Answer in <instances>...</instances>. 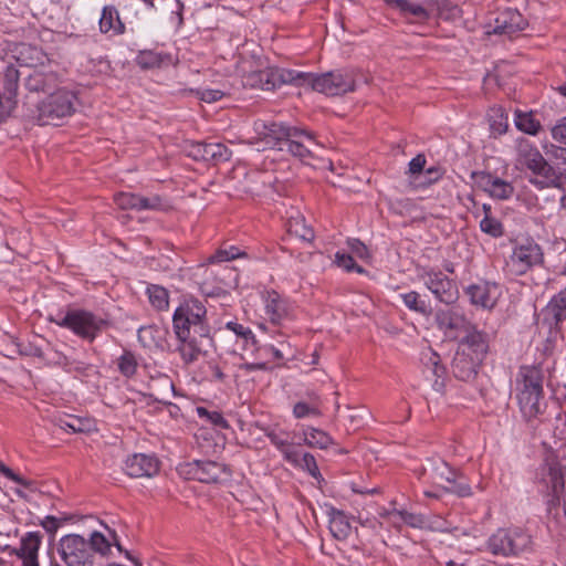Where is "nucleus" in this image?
I'll return each mask as SVG.
<instances>
[{
	"label": "nucleus",
	"instance_id": "4be33fe9",
	"mask_svg": "<svg viewBox=\"0 0 566 566\" xmlns=\"http://www.w3.org/2000/svg\"><path fill=\"white\" fill-rule=\"evenodd\" d=\"M517 394L542 392L543 374L535 366H522L516 378Z\"/></svg>",
	"mask_w": 566,
	"mask_h": 566
},
{
	"label": "nucleus",
	"instance_id": "58836bf2",
	"mask_svg": "<svg viewBox=\"0 0 566 566\" xmlns=\"http://www.w3.org/2000/svg\"><path fill=\"white\" fill-rule=\"evenodd\" d=\"M49 358L56 365L64 367L66 370H84L83 364L76 361L72 356L65 354L63 350L59 349L56 346L51 348V354L48 355Z\"/></svg>",
	"mask_w": 566,
	"mask_h": 566
},
{
	"label": "nucleus",
	"instance_id": "49530a36",
	"mask_svg": "<svg viewBox=\"0 0 566 566\" xmlns=\"http://www.w3.org/2000/svg\"><path fill=\"white\" fill-rule=\"evenodd\" d=\"M480 228L493 238L502 237L504 233L502 223L492 216H484L480 221Z\"/></svg>",
	"mask_w": 566,
	"mask_h": 566
},
{
	"label": "nucleus",
	"instance_id": "393cba45",
	"mask_svg": "<svg viewBox=\"0 0 566 566\" xmlns=\"http://www.w3.org/2000/svg\"><path fill=\"white\" fill-rule=\"evenodd\" d=\"M517 401L523 417L531 420L545 409L544 392L517 394Z\"/></svg>",
	"mask_w": 566,
	"mask_h": 566
},
{
	"label": "nucleus",
	"instance_id": "f03ea898",
	"mask_svg": "<svg viewBox=\"0 0 566 566\" xmlns=\"http://www.w3.org/2000/svg\"><path fill=\"white\" fill-rule=\"evenodd\" d=\"M260 135L269 148L286 150L303 161L314 157L313 147L318 146L310 132L281 123L264 125Z\"/></svg>",
	"mask_w": 566,
	"mask_h": 566
},
{
	"label": "nucleus",
	"instance_id": "dca6fc26",
	"mask_svg": "<svg viewBox=\"0 0 566 566\" xmlns=\"http://www.w3.org/2000/svg\"><path fill=\"white\" fill-rule=\"evenodd\" d=\"M528 178L530 184L535 188L543 190L547 188L562 189L560 169L555 168L546 159L542 160L532 170Z\"/></svg>",
	"mask_w": 566,
	"mask_h": 566
},
{
	"label": "nucleus",
	"instance_id": "6e6d98bb",
	"mask_svg": "<svg viewBox=\"0 0 566 566\" xmlns=\"http://www.w3.org/2000/svg\"><path fill=\"white\" fill-rule=\"evenodd\" d=\"M301 461H302L301 467L304 470H306L314 479H316V480L322 479L316 460L313 454L304 453Z\"/></svg>",
	"mask_w": 566,
	"mask_h": 566
},
{
	"label": "nucleus",
	"instance_id": "5fc2aeb1",
	"mask_svg": "<svg viewBox=\"0 0 566 566\" xmlns=\"http://www.w3.org/2000/svg\"><path fill=\"white\" fill-rule=\"evenodd\" d=\"M444 491L454 493L461 497L470 496L472 494L470 485L463 481H459L457 474L454 476V482H451L449 486H444Z\"/></svg>",
	"mask_w": 566,
	"mask_h": 566
},
{
	"label": "nucleus",
	"instance_id": "6ab92c4d",
	"mask_svg": "<svg viewBox=\"0 0 566 566\" xmlns=\"http://www.w3.org/2000/svg\"><path fill=\"white\" fill-rule=\"evenodd\" d=\"M512 264L517 268V272L524 273L533 265L543 261V252L538 244L527 243L516 247L511 256Z\"/></svg>",
	"mask_w": 566,
	"mask_h": 566
},
{
	"label": "nucleus",
	"instance_id": "09e8293b",
	"mask_svg": "<svg viewBox=\"0 0 566 566\" xmlns=\"http://www.w3.org/2000/svg\"><path fill=\"white\" fill-rule=\"evenodd\" d=\"M226 326L228 329L232 331L237 337L241 338L244 345H248L249 343L254 345L256 343L255 336L250 328L235 322H229Z\"/></svg>",
	"mask_w": 566,
	"mask_h": 566
},
{
	"label": "nucleus",
	"instance_id": "2eb2a0df",
	"mask_svg": "<svg viewBox=\"0 0 566 566\" xmlns=\"http://www.w3.org/2000/svg\"><path fill=\"white\" fill-rule=\"evenodd\" d=\"M467 294L473 305L483 308H493L501 295L496 283L481 281L467 287Z\"/></svg>",
	"mask_w": 566,
	"mask_h": 566
},
{
	"label": "nucleus",
	"instance_id": "f257e3e1",
	"mask_svg": "<svg viewBox=\"0 0 566 566\" xmlns=\"http://www.w3.org/2000/svg\"><path fill=\"white\" fill-rule=\"evenodd\" d=\"M262 90L272 91L283 84L307 86L313 91L336 96L355 90V76L352 71L336 70L323 74H313L285 69H270L256 74Z\"/></svg>",
	"mask_w": 566,
	"mask_h": 566
},
{
	"label": "nucleus",
	"instance_id": "de8ad7c7",
	"mask_svg": "<svg viewBox=\"0 0 566 566\" xmlns=\"http://www.w3.org/2000/svg\"><path fill=\"white\" fill-rule=\"evenodd\" d=\"M136 368L137 361L135 359V356L130 352H125L118 358V369L124 376H133L136 373Z\"/></svg>",
	"mask_w": 566,
	"mask_h": 566
},
{
	"label": "nucleus",
	"instance_id": "8fccbe9b",
	"mask_svg": "<svg viewBox=\"0 0 566 566\" xmlns=\"http://www.w3.org/2000/svg\"><path fill=\"white\" fill-rule=\"evenodd\" d=\"M197 412L201 418H206L211 424L221 429H228L229 423L219 411H209L203 407H198Z\"/></svg>",
	"mask_w": 566,
	"mask_h": 566
},
{
	"label": "nucleus",
	"instance_id": "0e129e2a",
	"mask_svg": "<svg viewBox=\"0 0 566 566\" xmlns=\"http://www.w3.org/2000/svg\"><path fill=\"white\" fill-rule=\"evenodd\" d=\"M199 98L206 103H213L221 99L224 93L220 90H203L198 93Z\"/></svg>",
	"mask_w": 566,
	"mask_h": 566
},
{
	"label": "nucleus",
	"instance_id": "c03bdc74",
	"mask_svg": "<svg viewBox=\"0 0 566 566\" xmlns=\"http://www.w3.org/2000/svg\"><path fill=\"white\" fill-rule=\"evenodd\" d=\"M515 125L516 127L530 135L537 134L538 129L541 128V124L538 120L534 119V117L531 114H524V113H517L515 118Z\"/></svg>",
	"mask_w": 566,
	"mask_h": 566
},
{
	"label": "nucleus",
	"instance_id": "39448f33",
	"mask_svg": "<svg viewBox=\"0 0 566 566\" xmlns=\"http://www.w3.org/2000/svg\"><path fill=\"white\" fill-rule=\"evenodd\" d=\"M50 321L60 327L71 329L77 336L90 342H93L107 326L105 319L84 310H72L64 315L50 317Z\"/></svg>",
	"mask_w": 566,
	"mask_h": 566
},
{
	"label": "nucleus",
	"instance_id": "774afa93",
	"mask_svg": "<svg viewBox=\"0 0 566 566\" xmlns=\"http://www.w3.org/2000/svg\"><path fill=\"white\" fill-rule=\"evenodd\" d=\"M282 454L286 461H289L293 464H296V465L300 464V462L302 460L298 451H296L294 448H292L291 444L289 447H286L285 450L282 451Z\"/></svg>",
	"mask_w": 566,
	"mask_h": 566
},
{
	"label": "nucleus",
	"instance_id": "b1692460",
	"mask_svg": "<svg viewBox=\"0 0 566 566\" xmlns=\"http://www.w3.org/2000/svg\"><path fill=\"white\" fill-rule=\"evenodd\" d=\"M480 364V360L457 349L451 365L452 373L459 380L470 381L476 376Z\"/></svg>",
	"mask_w": 566,
	"mask_h": 566
},
{
	"label": "nucleus",
	"instance_id": "f704fd0d",
	"mask_svg": "<svg viewBox=\"0 0 566 566\" xmlns=\"http://www.w3.org/2000/svg\"><path fill=\"white\" fill-rule=\"evenodd\" d=\"M166 331L155 325L143 326L138 329L139 342L148 348H160Z\"/></svg>",
	"mask_w": 566,
	"mask_h": 566
},
{
	"label": "nucleus",
	"instance_id": "4c0bfd02",
	"mask_svg": "<svg viewBox=\"0 0 566 566\" xmlns=\"http://www.w3.org/2000/svg\"><path fill=\"white\" fill-rule=\"evenodd\" d=\"M303 442L311 448L327 449L334 443L332 437L323 430L311 428L304 432Z\"/></svg>",
	"mask_w": 566,
	"mask_h": 566
},
{
	"label": "nucleus",
	"instance_id": "473e14b6",
	"mask_svg": "<svg viewBox=\"0 0 566 566\" xmlns=\"http://www.w3.org/2000/svg\"><path fill=\"white\" fill-rule=\"evenodd\" d=\"M387 3L397 9L406 18L412 17L418 21L429 19L428 10L421 4L408 0H387Z\"/></svg>",
	"mask_w": 566,
	"mask_h": 566
},
{
	"label": "nucleus",
	"instance_id": "338daca9",
	"mask_svg": "<svg viewBox=\"0 0 566 566\" xmlns=\"http://www.w3.org/2000/svg\"><path fill=\"white\" fill-rule=\"evenodd\" d=\"M426 165V157L422 154L417 155L415 158L411 159L409 163V172L415 175L422 171L423 167Z\"/></svg>",
	"mask_w": 566,
	"mask_h": 566
},
{
	"label": "nucleus",
	"instance_id": "bf43d9fd",
	"mask_svg": "<svg viewBox=\"0 0 566 566\" xmlns=\"http://www.w3.org/2000/svg\"><path fill=\"white\" fill-rule=\"evenodd\" d=\"M552 137L555 142L566 146V116L552 128Z\"/></svg>",
	"mask_w": 566,
	"mask_h": 566
},
{
	"label": "nucleus",
	"instance_id": "1a4fd4ad",
	"mask_svg": "<svg viewBox=\"0 0 566 566\" xmlns=\"http://www.w3.org/2000/svg\"><path fill=\"white\" fill-rule=\"evenodd\" d=\"M421 279L427 289L441 303L452 304L458 300L459 291L455 282L441 271L427 270L422 273Z\"/></svg>",
	"mask_w": 566,
	"mask_h": 566
},
{
	"label": "nucleus",
	"instance_id": "052dcab7",
	"mask_svg": "<svg viewBox=\"0 0 566 566\" xmlns=\"http://www.w3.org/2000/svg\"><path fill=\"white\" fill-rule=\"evenodd\" d=\"M161 206V199L158 196L150 198L139 196L138 210H156Z\"/></svg>",
	"mask_w": 566,
	"mask_h": 566
},
{
	"label": "nucleus",
	"instance_id": "5701e85b",
	"mask_svg": "<svg viewBox=\"0 0 566 566\" xmlns=\"http://www.w3.org/2000/svg\"><path fill=\"white\" fill-rule=\"evenodd\" d=\"M147 396L153 398L155 401L170 405L169 399L174 396L175 385L171 378L167 375L151 376L148 384Z\"/></svg>",
	"mask_w": 566,
	"mask_h": 566
},
{
	"label": "nucleus",
	"instance_id": "2f4dec72",
	"mask_svg": "<svg viewBox=\"0 0 566 566\" xmlns=\"http://www.w3.org/2000/svg\"><path fill=\"white\" fill-rule=\"evenodd\" d=\"M99 29L103 33L112 31L115 34H119L124 32L125 25L120 21L119 13L115 7H104L102 11V17L99 19Z\"/></svg>",
	"mask_w": 566,
	"mask_h": 566
},
{
	"label": "nucleus",
	"instance_id": "79ce46f5",
	"mask_svg": "<svg viewBox=\"0 0 566 566\" xmlns=\"http://www.w3.org/2000/svg\"><path fill=\"white\" fill-rule=\"evenodd\" d=\"M248 254L244 251H241L239 248L234 245H230L227 248H221L217 250L212 255L209 256V263H219L231 261L239 258H247Z\"/></svg>",
	"mask_w": 566,
	"mask_h": 566
},
{
	"label": "nucleus",
	"instance_id": "423d86ee",
	"mask_svg": "<svg viewBox=\"0 0 566 566\" xmlns=\"http://www.w3.org/2000/svg\"><path fill=\"white\" fill-rule=\"evenodd\" d=\"M176 337L179 342L178 352L186 364H191L200 355H206L213 343L208 322L195 324Z\"/></svg>",
	"mask_w": 566,
	"mask_h": 566
},
{
	"label": "nucleus",
	"instance_id": "c85d7f7f",
	"mask_svg": "<svg viewBox=\"0 0 566 566\" xmlns=\"http://www.w3.org/2000/svg\"><path fill=\"white\" fill-rule=\"evenodd\" d=\"M483 180L484 190L493 198L505 200L514 193V187L506 180L491 175H486Z\"/></svg>",
	"mask_w": 566,
	"mask_h": 566
},
{
	"label": "nucleus",
	"instance_id": "20e7f679",
	"mask_svg": "<svg viewBox=\"0 0 566 566\" xmlns=\"http://www.w3.org/2000/svg\"><path fill=\"white\" fill-rule=\"evenodd\" d=\"M75 94L66 90L51 93L36 106L35 119L39 125H60V122L71 116L74 111Z\"/></svg>",
	"mask_w": 566,
	"mask_h": 566
},
{
	"label": "nucleus",
	"instance_id": "4d7b16f0",
	"mask_svg": "<svg viewBox=\"0 0 566 566\" xmlns=\"http://www.w3.org/2000/svg\"><path fill=\"white\" fill-rule=\"evenodd\" d=\"M293 415L295 416V418L301 419V418H305L307 416H316L317 417L321 415V412L316 407H311L310 405L300 401V402L295 403V406L293 408Z\"/></svg>",
	"mask_w": 566,
	"mask_h": 566
},
{
	"label": "nucleus",
	"instance_id": "a18cd8bd",
	"mask_svg": "<svg viewBox=\"0 0 566 566\" xmlns=\"http://www.w3.org/2000/svg\"><path fill=\"white\" fill-rule=\"evenodd\" d=\"M548 483L552 484L553 492L556 494L558 489H564V473L560 464L556 461L548 463L547 468Z\"/></svg>",
	"mask_w": 566,
	"mask_h": 566
},
{
	"label": "nucleus",
	"instance_id": "864d4df0",
	"mask_svg": "<svg viewBox=\"0 0 566 566\" xmlns=\"http://www.w3.org/2000/svg\"><path fill=\"white\" fill-rule=\"evenodd\" d=\"M265 436L270 439L271 443L274 444L281 452L290 446L289 433L281 431L275 432L274 430L266 431Z\"/></svg>",
	"mask_w": 566,
	"mask_h": 566
},
{
	"label": "nucleus",
	"instance_id": "7ed1b4c3",
	"mask_svg": "<svg viewBox=\"0 0 566 566\" xmlns=\"http://www.w3.org/2000/svg\"><path fill=\"white\" fill-rule=\"evenodd\" d=\"M488 549L502 557L530 553L533 551L532 535L520 527L500 528L488 539Z\"/></svg>",
	"mask_w": 566,
	"mask_h": 566
},
{
	"label": "nucleus",
	"instance_id": "c756f323",
	"mask_svg": "<svg viewBox=\"0 0 566 566\" xmlns=\"http://www.w3.org/2000/svg\"><path fill=\"white\" fill-rule=\"evenodd\" d=\"M265 313L273 324H280L289 314L286 303L275 291L266 294Z\"/></svg>",
	"mask_w": 566,
	"mask_h": 566
},
{
	"label": "nucleus",
	"instance_id": "f3484780",
	"mask_svg": "<svg viewBox=\"0 0 566 566\" xmlns=\"http://www.w3.org/2000/svg\"><path fill=\"white\" fill-rule=\"evenodd\" d=\"M460 338L458 349L482 363L489 349L488 336L472 325V329Z\"/></svg>",
	"mask_w": 566,
	"mask_h": 566
},
{
	"label": "nucleus",
	"instance_id": "0eeeda50",
	"mask_svg": "<svg viewBox=\"0 0 566 566\" xmlns=\"http://www.w3.org/2000/svg\"><path fill=\"white\" fill-rule=\"evenodd\" d=\"M59 555L66 566H93L95 555L81 535L69 534L59 542Z\"/></svg>",
	"mask_w": 566,
	"mask_h": 566
},
{
	"label": "nucleus",
	"instance_id": "412c9836",
	"mask_svg": "<svg viewBox=\"0 0 566 566\" xmlns=\"http://www.w3.org/2000/svg\"><path fill=\"white\" fill-rule=\"evenodd\" d=\"M543 314L551 331H560V324L566 319V287L552 297Z\"/></svg>",
	"mask_w": 566,
	"mask_h": 566
},
{
	"label": "nucleus",
	"instance_id": "6e6552de",
	"mask_svg": "<svg viewBox=\"0 0 566 566\" xmlns=\"http://www.w3.org/2000/svg\"><path fill=\"white\" fill-rule=\"evenodd\" d=\"M207 322V308L202 302L197 298H186L175 310L172 315V328L175 335L184 334L195 324Z\"/></svg>",
	"mask_w": 566,
	"mask_h": 566
},
{
	"label": "nucleus",
	"instance_id": "603ef678",
	"mask_svg": "<svg viewBox=\"0 0 566 566\" xmlns=\"http://www.w3.org/2000/svg\"><path fill=\"white\" fill-rule=\"evenodd\" d=\"M335 262L346 271H357L358 273L364 271L363 268L355 262L353 256L347 253L337 252L335 254Z\"/></svg>",
	"mask_w": 566,
	"mask_h": 566
},
{
	"label": "nucleus",
	"instance_id": "3c124183",
	"mask_svg": "<svg viewBox=\"0 0 566 566\" xmlns=\"http://www.w3.org/2000/svg\"><path fill=\"white\" fill-rule=\"evenodd\" d=\"M139 196L129 192H120L115 196V202L120 209L138 210Z\"/></svg>",
	"mask_w": 566,
	"mask_h": 566
},
{
	"label": "nucleus",
	"instance_id": "aec40b11",
	"mask_svg": "<svg viewBox=\"0 0 566 566\" xmlns=\"http://www.w3.org/2000/svg\"><path fill=\"white\" fill-rule=\"evenodd\" d=\"M42 536L39 532H29L22 538L20 547L12 548V553L21 562V566H39L38 552Z\"/></svg>",
	"mask_w": 566,
	"mask_h": 566
},
{
	"label": "nucleus",
	"instance_id": "72a5a7b5",
	"mask_svg": "<svg viewBox=\"0 0 566 566\" xmlns=\"http://www.w3.org/2000/svg\"><path fill=\"white\" fill-rule=\"evenodd\" d=\"M112 538H113V545L117 547L119 552L123 551L122 545L117 538V535L114 531H109ZM90 546L92 547V552L98 553L102 556H106L111 553L112 543L99 532H93L91 534L90 541H87Z\"/></svg>",
	"mask_w": 566,
	"mask_h": 566
},
{
	"label": "nucleus",
	"instance_id": "e433bc0d",
	"mask_svg": "<svg viewBox=\"0 0 566 566\" xmlns=\"http://www.w3.org/2000/svg\"><path fill=\"white\" fill-rule=\"evenodd\" d=\"M544 159V156L537 148L531 146L527 143L520 144L518 163L526 167L530 171Z\"/></svg>",
	"mask_w": 566,
	"mask_h": 566
},
{
	"label": "nucleus",
	"instance_id": "f8f14e48",
	"mask_svg": "<svg viewBox=\"0 0 566 566\" xmlns=\"http://www.w3.org/2000/svg\"><path fill=\"white\" fill-rule=\"evenodd\" d=\"M187 155L195 160L212 161L213 164L228 161L231 158V150L221 143H191Z\"/></svg>",
	"mask_w": 566,
	"mask_h": 566
},
{
	"label": "nucleus",
	"instance_id": "a878e982",
	"mask_svg": "<svg viewBox=\"0 0 566 566\" xmlns=\"http://www.w3.org/2000/svg\"><path fill=\"white\" fill-rule=\"evenodd\" d=\"M57 77L54 73H44L34 70L25 78V87L30 92H48L56 86Z\"/></svg>",
	"mask_w": 566,
	"mask_h": 566
},
{
	"label": "nucleus",
	"instance_id": "4468645a",
	"mask_svg": "<svg viewBox=\"0 0 566 566\" xmlns=\"http://www.w3.org/2000/svg\"><path fill=\"white\" fill-rule=\"evenodd\" d=\"M188 479L202 483H216L223 473V467L214 461L195 460L187 463L182 471Z\"/></svg>",
	"mask_w": 566,
	"mask_h": 566
},
{
	"label": "nucleus",
	"instance_id": "a19ab883",
	"mask_svg": "<svg viewBox=\"0 0 566 566\" xmlns=\"http://www.w3.org/2000/svg\"><path fill=\"white\" fill-rule=\"evenodd\" d=\"M403 304L411 311L429 316L432 313L431 307L420 298L419 293L411 291L406 294H401Z\"/></svg>",
	"mask_w": 566,
	"mask_h": 566
},
{
	"label": "nucleus",
	"instance_id": "ea45409f",
	"mask_svg": "<svg viewBox=\"0 0 566 566\" xmlns=\"http://www.w3.org/2000/svg\"><path fill=\"white\" fill-rule=\"evenodd\" d=\"M150 304L158 311L166 310L169 305L168 291L160 285H150L147 289Z\"/></svg>",
	"mask_w": 566,
	"mask_h": 566
},
{
	"label": "nucleus",
	"instance_id": "cd10ccee",
	"mask_svg": "<svg viewBox=\"0 0 566 566\" xmlns=\"http://www.w3.org/2000/svg\"><path fill=\"white\" fill-rule=\"evenodd\" d=\"M428 472L431 482L443 490L444 486H449L451 482H454L455 472L443 460L432 461Z\"/></svg>",
	"mask_w": 566,
	"mask_h": 566
},
{
	"label": "nucleus",
	"instance_id": "ddd939ff",
	"mask_svg": "<svg viewBox=\"0 0 566 566\" xmlns=\"http://www.w3.org/2000/svg\"><path fill=\"white\" fill-rule=\"evenodd\" d=\"M527 27V21L521 12L513 8H504L497 11L494 19L492 33L512 36L523 31Z\"/></svg>",
	"mask_w": 566,
	"mask_h": 566
},
{
	"label": "nucleus",
	"instance_id": "69168bd1",
	"mask_svg": "<svg viewBox=\"0 0 566 566\" xmlns=\"http://www.w3.org/2000/svg\"><path fill=\"white\" fill-rule=\"evenodd\" d=\"M138 64L144 69L153 67L158 64V59L151 52H144L138 56Z\"/></svg>",
	"mask_w": 566,
	"mask_h": 566
},
{
	"label": "nucleus",
	"instance_id": "9b49d317",
	"mask_svg": "<svg viewBox=\"0 0 566 566\" xmlns=\"http://www.w3.org/2000/svg\"><path fill=\"white\" fill-rule=\"evenodd\" d=\"M20 72L9 65L3 75V93H0V123L4 122L17 105V91Z\"/></svg>",
	"mask_w": 566,
	"mask_h": 566
},
{
	"label": "nucleus",
	"instance_id": "e2e57ef3",
	"mask_svg": "<svg viewBox=\"0 0 566 566\" xmlns=\"http://www.w3.org/2000/svg\"><path fill=\"white\" fill-rule=\"evenodd\" d=\"M66 520V517L59 518L52 515H48L41 521V525L48 533L54 534L61 526V523Z\"/></svg>",
	"mask_w": 566,
	"mask_h": 566
},
{
	"label": "nucleus",
	"instance_id": "a211bd4d",
	"mask_svg": "<svg viewBox=\"0 0 566 566\" xmlns=\"http://www.w3.org/2000/svg\"><path fill=\"white\" fill-rule=\"evenodd\" d=\"M159 470L158 460L148 454L136 453L125 461V471L132 478H150Z\"/></svg>",
	"mask_w": 566,
	"mask_h": 566
},
{
	"label": "nucleus",
	"instance_id": "9d476101",
	"mask_svg": "<svg viewBox=\"0 0 566 566\" xmlns=\"http://www.w3.org/2000/svg\"><path fill=\"white\" fill-rule=\"evenodd\" d=\"M434 319L438 328L450 339H458L472 329V324L454 308L437 311Z\"/></svg>",
	"mask_w": 566,
	"mask_h": 566
},
{
	"label": "nucleus",
	"instance_id": "bb28decb",
	"mask_svg": "<svg viewBox=\"0 0 566 566\" xmlns=\"http://www.w3.org/2000/svg\"><path fill=\"white\" fill-rule=\"evenodd\" d=\"M328 516L329 531L332 535L338 541L346 539L352 532V526L347 515L343 511L331 507Z\"/></svg>",
	"mask_w": 566,
	"mask_h": 566
},
{
	"label": "nucleus",
	"instance_id": "37998d69",
	"mask_svg": "<svg viewBox=\"0 0 566 566\" xmlns=\"http://www.w3.org/2000/svg\"><path fill=\"white\" fill-rule=\"evenodd\" d=\"M52 422L60 429L67 431V432L76 433V432L84 431V428L82 426L83 424L82 420L74 416L54 417L52 419Z\"/></svg>",
	"mask_w": 566,
	"mask_h": 566
},
{
	"label": "nucleus",
	"instance_id": "7c9ffc66",
	"mask_svg": "<svg viewBox=\"0 0 566 566\" xmlns=\"http://www.w3.org/2000/svg\"><path fill=\"white\" fill-rule=\"evenodd\" d=\"M421 364L423 366V373L427 378L429 375L436 379L441 378L446 374V368L441 364V358L438 353L431 348H427L421 352Z\"/></svg>",
	"mask_w": 566,
	"mask_h": 566
},
{
	"label": "nucleus",
	"instance_id": "680f3d73",
	"mask_svg": "<svg viewBox=\"0 0 566 566\" xmlns=\"http://www.w3.org/2000/svg\"><path fill=\"white\" fill-rule=\"evenodd\" d=\"M394 516H398L399 521L403 522V524H408L412 527H419L422 524V518L420 515L409 513L407 511H401L399 513H395Z\"/></svg>",
	"mask_w": 566,
	"mask_h": 566
},
{
	"label": "nucleus",
	"instance_id": "13d9d810",
	"mask_svg": "<svg viewBox=\"0 0 566 566\" xmlns=\"http://www.w3.org/2000/svg\"><path fill=\"white\" fill-rule=\"evenodd\" d=\"M0 473L8 478L9 480L29 488L31 485V482L22 478L21 475L14 473L9 467H7L3 462L0 461Z\"/></svg>",
	"mask_w": 566,
	"mask_h": 566
},
{
	"label": "nucleus",
	"instance_id": "c9c22d12",
	"mask_svg": "<svg viewBox=\"0 0 566 566\" xmlns=\"http://www.w3.org/2000/svg\"><path fill=\"white\" fill-rule=\"evenodd\" d=\"M287 231L290 234L306 242H312L315 238L314 230L305 222V219L302 216L291 217L289 219Z\"/></svg>",
	"mask_w": 566,
	"mask_h": 566
}]
</instances>
